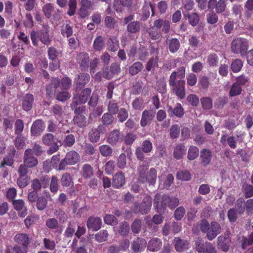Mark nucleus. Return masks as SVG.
<instances>
[{"label": "nucleus", "mask_w": 253, "mask_h": 253, "mask_svg": "<svg viewBox=\"0 0 253 253\" xmlns=\"http://www.w3.org/2000/svg\"><path fill=\"white\" fill-rule=\"evenodd\" d=\"M23 163L29 168H34L38 165V159L33 155V151L30 148L25 150L23 156Z\"/></svg>", "instance_id": "8"}, {"label": "nucleus", "mask_w": 253, "mask_h": 253, "mask_svg": "<svg viewBox=\"0 0 253 253\" xmlns=\"http://www.w3.org/2000/svg\"><path fill=\"white\" fill-rule=\"evenodd\" d=\"M125 182V175L122 172H118L113 176L112 185L114 188H119L122 187Z\"/></svg>", "instance_id": "21"}, {"label": "nucleus", "mask_w": 253, "mask_h": 253, "mask_svg": "<svg viewBox=\"0 0 253 253\" xmlns=\"http://www.w3.org/2000/svg\"><path fill=\"white\" fill-rule=\"evenodd\" d=\"M207 63L210 67H216L218 63V56L215 53H211L207 56Z\"/></svg>", "instance_id": "45"}, {"label": "nucleus", "mask_w": 253, "mask_h": 253, "mask_svg": "<svg viewBox=\"0 0 253 253\" xmlns=\"http://www.w3.org/2000/svg\"><path fill=\"white\" fill-rule=\"evenodd\" d=\"M75 143V137L72 134L66 135L63 141V144L65 147H71Z\"/></svg>", "instance_id": "55"}, {"label": "nucleus", "mask_w": 253, "mask_h": 253, "mask_svg": "<svg viewBox=\"0 0 253 253\" xmlns=\"http://www.w3.org/2000/svg\"><path fill=\"white\" fill-rule=\"evenodd\" d=\"M74 124L82 127L86 125V119L84 115H75L73 119Z\"/></svg>", "instance_id": "49"}, {"label": "nucleus", "mask_w": 253, "mask_h": 253, "mask_svg": "<svg viewBox=\"0 0 253 253\" xmlns=\"http://www.w3.org/2000/svg\"><path fill=\"white\" fill-rule=\"evenodd\" d=\"M195 249L199 253H217L215 247L211 242L198 240L195 242Z\"/></svg>", "instance_id": "6"}, {"label": "nucleus", "mask_w": 253, "mask_h": 253, "mask_svg": "<svg viewBox=\"0 0 253 253\" xmlns=\"http://www.w3.org/2000/svg\"><path fill=\"white\" fill-rule=\"evenodd\" d=\"M166 43L168 48L171 53L176 52L180 47V43L179 40L177 38L167 39Z\"/></svg>", "instance_id": "19"}, {"label": "nucleus", "mask_w": 253, "mask_h": 253, "mask_svg": "<svg viewBox=\"0 0 253 253\" xmlns=\"http://www.w3.org/2000/svg\"><path fill=\"white\" fill-rule=\"evenodd\" d=\"M235 208L237 211L240 214H242L245 211V202L243 198H240L237 200Z\"/></svg>", "instance_id": "60"}, {"label": "nucleus", "mask_w": 253, "mask_h": 253, "mask_svg": "<svg viewBox=\"0 0 253 253\" xmlns=\"http://www.w3.org/2000/svg\"><path fill=\"white\" fill-rule=\"evenodd\" d=\"M50 27L46 25H43L42 29L38 33V37L41 42L45 45H49L51 40L49 38L48 33Z\"/></svg>", "instance_id": "14"}, {"label": "nucleus", "mask_w": 253, "mask_h": 253, "mask_svg": "<svg viewBox=\"0 0 253 253\" xmlns=\"http://www.w3.org/2000/svg\"><path fill=\"white\" fill-rule=\"evenodd\" d=\"M153 149L152 142L149 140H145L142 143L141 147H137L135 149V155L140 161H143L145 158L144 153H150Z\"/></svg>", "instance_id": "7"}, {"label": "nucleus", "mask_w": 253, "mask_h": 253, "mask_svg": "<svg viewBox=\"0 0 253 253\" xmlns=\"http://www.w3.org/2000/svg\"><path fill=\"white\" fill-rule=\"evenodd\" d=\"M217 245L218 248L224 252L229 250L231 239L228 235L220 236L217 238Z\"/></svg>", "instance_id": "15"}, {"label": "nucleus", "mask_w": 253, "mask_h": 253, "mask_svg": "<svg viewBox=\"0 0 253 253\" xmlns=\"http://www.w3.org/2000/svg\"><path fill=\"white\" fill-rule=\"evenodd\" d=\"M179 133L180 127L178 125L175 124L171 126L169 130V134L171 138H177L179 136Z\"/></svg>", "instance_id": "62"}, {"label": "nucleus", "mask_w": 253, "mask_h": 253, "mask_svg": "<svg viewBox=\"0 0 253 253\" xmlns=\"http://www.w3.org/2000/svg\"><path fill=\"white\" fill-rule=\"evenodd\" d=\"M34 101V97L30 93L26 94L22 100V107L24 110L28 111L30 110L33 106Z\"/></svg>", "instance_id": "20"}, {"label": "nucleus", "mask_w": 253, "mask_h": 253, "mask_svg": "<svg viewBox=\"0 0 253 253\" xmlns=\"http://www.w3.org/2000/svg\"><path fill=\"white\" fill-rule=\"evenodd\" d=\"M47 200L43 196L39 197L37 201V208L40 211H43L47 207Z\"/></svg>", "instance_id": "59"}, {"label": "nucleus", "mask_w": 253, "mask_h": 253, "mask_svg": "<svg viewBox=\"0 0 253 253\" xmlns=\"http://www.w3.org/2000/svg\"><path fill=\"white\" fill-rule=\"evenodd\" d=\"M100 131L98 128L92 129L89 132V139L92 143H96L100 140Z\"/></svg>", "instance_id": "39"}, {"label": "nucleus", "mask_w": 253, "mask_h": 253, "mask_svg": "<svg viewBox=\"0 0 253 253\" xmlns=\"http://www.w3.org/2000/svg\"><path fill=\"white\" fill-rule=\"evenodd\" d=\"M18 186L21 188L26 187L29 183V178L27 175H19L17 180Z\"/></svg>", "instance_id": "57"}, {"label": "nucleus", "mask_w": 253, "mask_h": 253, "mask_svg": "<svg viewBox=\"0 0 253 253\" xmlns=\"http://www.w3.org/2000/svg\"><path fill=\"white\" fill-rule=\"evenodd\" d=\"M44 123L42 120H36L31 127V134L34 136L40 135L44 129Z\"/></svg>", "instance_id": "16"}, {"label": "nucleus", "mask_w": 253, "mask_h": 253, "mask_svg": "<svg viewBox=\"0 0 253 253\" xmlns=\"http://www.w3.org/2000/svg\"><path fill=\"white\" fill-rule=\"evenodd\" d=\"M199 154V150L196 146H190L188 149L187 158L192 161L196 159Z\"/></svg>", "instance_id": "38"}, {"label": "nucleus", "mask_w": 253, "mask_h": 253, "mask_svg": "<svg viewBox=\"0 0 253 253\" xmlns=\"http://www.w3.org/2000/svg\"><path fill=\"white\" fill-rule=\"evenodd\" d=\"M162 245L161 239L158 238H153L148 241L147 250L152 252H158L161 249Z\"/></svg>", "instance_id": "17"}, {"label": "nucleus", "mask_w": 253, "mask_h": 253, "mask_svg": "<svg viewBox=\"0 0 253 253\" xmlns=\"http://www.w3.org/2000/svg\"><path fill=\"white\" fill-rule=\"evenodd\" d=\"M49 189L50 191L54 194L58 192L59 189V183L57 176H53L51 177Z\"/></svg>", "instance_id": "53"}, {"label": "nucleus", "mask_w": 253, "mask_h": 253, "mask_svg": "<svg viewBox=\"0 0 253 253\" xmlns=\"http://www.w3.org/2000/svg\"><path fill=\"white\" fill-rule=\"evenodd\" d=\"M243 190L246 198H251L253 196V186L252 185L245 183L243 185Z\"/></svg>", "instance_id": "58"}, {"label": "nucleus", "mask_w": 253, "mask_h": 253, "mask_svg": "<svg viewBox=\"0 0 253 253\" xmlns=\"http://www.w3.org/2000/svg\"><path fill=\"white\" fill-rule=\"evenodd\" d=\"M119 104L116 102L115 100H110L107 106V110L108 112L113 114H117L119 111Z\"/></svg>", "instance_id": "36"}, {"label": "nucleus", "mask_w": 253, "mask_h": 253, "mask_svg": "<svg viewBox=\"0 0 253 253\" xmlns=\"http://www.w3.org/2000/svg\"><path fill=\"white\" fill-rule=\"evenodd\" d=\"M90 80V76L87 73H82L78 76V78L76 80L77 84L84 85L88 83Z\"/></svg>", "instance_id": "41"}, {"label": "nucleus", "mask_w": 253, "mask_h": 253, "mask_svg": "<svg viewBox=\"0 0 253 253\" xmlns=\"http://www.w3.org/2000/svg\"><path fill=\"white\" fill-rule=\"evenodd\" d=\"M137 138V136L136 134L132 132H129L126 133L123 140L126 145L131 146Z\"/></svg>", "instance_id": "42"}, {"label": "nucleus", "mask_w": 253, "mask_h": 253, "mask_svg": "<svg viewBox=\"0 0 253 253\" xmlns=\"http://www.w3.org/2000/svg\"><path fill=\"white\" fill-rule=\"evenodd\" d=\"M170 29V23L168 20L158 19L153 22V26L148 29V33L152 40H156L162 37V31L168 34Z\"/></svg>", "instance_id": "2"}, {"label": "nucleus", "mask_w": 253, "mask_h": 253, "mask_svg": "<svg viewBox=\"0 0 253 253\" xmlns=\"http://www.w3.org/2000/svg\"><path fill=\"white\" fill-rule=\"evenodd\" d=\"M99 150L103 157H107L110 156L113 153V149L108 145L104 144L99 147Z\"/></svg>", "instance_id": "47"}, {"label": "nucleus", "mask_w": 253, "mask_h": 253, "mask_svg": "<svg viewBox=\"0 0 253 253\" xmlns=\"http://www.w3.org/2000/svg\"><path fill=\"white\" fill-rule=\"evenodd\" d=\"M168 113L170 117L182 118L184 115V110L181 104L177 103L174 108L168 106Z\"/></svg>", "instance_id": "12"}, {"label": "nucleus", "mask_w": 253, "mask_h": 253, "mask_svg": "<svg viewBox=\"0 0 253 253\" xmlns=\"http://www.w3.org/2000/svg\"><path fill=\"white\" fill-rule=\"evenodd\" d=\"M119 46V42L116 37H112L109 39L108 43V49L111 51H116Z\"/></svg>", "instance_id": "44"}, {"label": "nucleus", "mask_w": 253, "mask_h": 253, "mask_svg": "<svg viewBox=\"0 0 253 253\" xmlns=\"http://www.w3.org/2000/svg\"><path fill=\"white\" fill-rule=\"evenodd\" d=\"M140 30V23L138 21H133L129 23L126 26L127 31L130 34L138 33Z\"/></svg>", "instance_id": "32"}, {"label": "nucleus", "mask_w": 253, "mask_h": 253, "mask_svg": "<svg viewBox=\"0 0 253 253\" xmlns=\"http://www.w3.org/2000/svg\"><path fill=\"white\" fill-rule=\"evenodd\" d=\"M201 103L204 110H210L212 107V101L209 97H205L201 98Z\"/></svg>", "instance_id": "54"}, {"label": "nucleus", "mask_w": 253, "mask_h": 253, "mask_svg": "<svg viewBox=\"0 0 253 253\" xmlns=\"http://www.w3.org/2000/svg\"><path fill=\"white\" fill-rule=\"evenodd\" d=\"M73 27L69 24L64 23L61 27V34L66 38H69L73 34Z\"/></svg>", "instance_id": "35"}, {"label": "nucleus", "mask_w": 253, "mask_h": 253, "mask_svg": "<svg viewBox=\"0 0 253 253\" xmlns=\"http://www.w3.org/2000/svg\"><path fill=\"white\" fill-rule=\"evenodd\" d=\"M14 209L18 211L19 216L25 217L27 214V208L24 201L22 199L14 200L12 202Z\"/></svg>", "instance_id": "11"}, {"label": "nucleus", "mask_w": 253, "mask_h": 253, "mask_svg": "<svg viewBox=\"0 0 253 253\" xmlns=\"http://www.w3.org/2000/svg\"><path fill=\"white\" fill-rule=\"evenodd\" d=\"M143 68V64L139 61H137L130 66L128 69L129 73L132 76L136 75L140 72Z\"/></svg>", "instance_id": "34"}, {"label": "nucleus", "mask_w": 253, "mask_h": 253, "mask_svg": "<svg viewBox=\"0 0 253 253\" xmlns=\"http://www.w3.org/2000/svg\"><path fill=\"white\" fill-rule=\"evenodd\" d=\"M185 18L188 19L189 23L193 27L197 26L200 21L199 15L196 12L188 13L185 15Z\"/></svg>", "instance_id": "33"}, {"label": "nucleus", "mask_w": 253, "mask_h": 253, "mask_svg": "<svg viewBox=\"0 0 253 253\" xmlns=\"http://www.w3.org/2000/svg\"><path fill=\"white\" fill-rule=\"evenodd\" d=\"M14 241L17 244L22 245L25 250H27L30 244L29 237L26 234L19 233L14 237Z\"/></svg>", "instance_id": "23"}, {"label": "nucleus", "mask_w": 253, "mask_h": 253, "mask_svg": "<svg viewBox=\"0 0 253 253\" xmlns=\"http://www.w3.org/2000/svg\"><path fill=\"white\" fill-rule=\"evenodd\" d=\"M185 67L181 66L176 71H173L170 74L169 84L171 90L179 99L185 98L186 95L185 82Z\"/></svg>", "instance_id": "1"}, {"label": "nucleus", "mask_w": 253, "mask_h": 253, "mask_svg": "<svg viewBox=\"0 0 253 253\" xmlns=\"http://www.w3.org/2000/svg\"><path fill=\"white\" fill-rule=\"evenodd\" d=\"M149 168V164L147 161H143L138 168V172L140 178H143L145 177L146 171Z\"/></svg>", "instance_id": "56"}, {"label": "nucleus", "mask_w": 253, "mask_h": 253, "mask_svg": "<svg viewBox=\"0 0 253 253\" xmlns=\"http://www.w3.org/2000/svg\"><path fill=\"white\" fill-rule=\"evenodd\" d=\"M186 151V148L185 146L182 144H179L174 148L173 156L176 159H180L185 154Z\"/></svg>", "instance_id": "31"}, {"label": "nucleus", "mask_w": 253, "mask_h": 253, "mask_svg": "<svg viewBox=\"0 0 253 253\" xmlns=\"http://www.w3.org/2000/svg\"><path fill=\"white\" fill-rule=\"evenodd\" d=\"M201 230L203 232L207 233V237L209 240L211 241L220 233L221 227L218 222H202Z\"/></svg>", "instance_id": "4"}, {"label": "nucleus", "mask_w": 253, "mask_h": 253, "mask_svg": "<svg viewBox=\"0 0 253 253\" xmlns=\"http://www.w3.org/2000/svg\"><path fill=\"white\" fill-rule=\"evenodd\" d=\"M242 89L240 84L237 83H234L231 86L229 95L230 97H234L241 93Z\"/></svg>", "instance_id": "48"}, {"label": "nucleus", "mask_w": 253, "mask_h": 253, "mask_svg": "<svg viewBox=\"0 0 253 253\" xmlns=\"http://www.w3.org/2000/svg\"><path fill=\"white\" fill-rule=\"evenodd\" d=\"M152 206V198L149 196H146L139 206V211L142 214L147 213Z\"/></svg>", "instance_id": "25"}, {"label": "nucleus", "mask_w": 253, "mask_h": 253, "mask_svg": "<svg viewBox=\"0 0 253 253\" xmlns=\"http://www.w3.org/2000/svg\"><path fill=\"white\" fill-rule=\"evenodd\" d=\"M146 246V241L141 238H137L134 240L131 249L134 253L141 252Z\"/></svg>", "instance_id": "24"}, {"label": "nucleus", "mask_w": 253, "mask_h": 253, "mask_svg": "<svg viewBox=\"0 0 253 253\" xmlns=\"http://www.w3.org/2000/svg\"><path fill=\"white\" fill-rule=\"evenodd\" d=\"M155 117L153 113L150 111L145 110L142 113L140 120V125L142 127H145L150 125Z\"/></svg>", "instance_id": "18"}, {"label": "nucleus", "mask_w": 253, "mask_h": 253, "mask_svg": "<svg viewBox=\"0 0 253 253\" xmlns=\"http://www.w3.org/2000/svg\"><path fill=\"white\" fill-rule=\"evenodd\" d=\"M157 177V170L153 168H151L147 173L145 174V177L141 179L143 181H146L150 184L154 185L156 183Z\"/></svg>", "instance_id": "26"}, {"label": "nucleus", "mask_w": 253, "mask_h": 253, "mask_svg": "<svg viewBox=\"0 0 253 253\" xmlns=\"http://www.w3.org/2000/svg\"><path fill=\"white\" fill-rule=\"evenodd\" d=\"M123 134L118 129L110 131L107 137V142L112 146L117 145L123 140Z\"/></svg>", "instance_id": "9"}, {"label": "nucleus", "mask_w": 253, "mask_h": 253, "mask_svg": "<svg viewBox=\"0 0 253 253\" xmlns=\"http://www.w3.org/2000/svg\"><path fill=\"white\" fill-rule=\"evenodd\" d=\"M60 182L63 187H70L71 186H73L74 182L73 179L70 173L69 172H65L64 173L61 177Z\"/></svg>", "instance_id": "29"}, {"label": "nucleus", "mask_w": 253, "mask_h": 253, "mask_svg": "<svg viewBox=\"0 0 253 253\" xmlns=\"http://www.w3.org/2000/svg\"><path fill=\"white\" fill-rule=\"evenodd\" d=\"M47 52L49 59L52 61L55 60L60 54L59 51L54 47H49Z\"/></svg>", "instance_id": "64"}, {"label": "nucleus", "mask_w": 253, "mask_h": 253, "mask_svg": "<svg viewBox=\"0 0 253 253\" xmlns=\"http://www.w3.org/2000/svg\"><path fill=\"white\" fill-rule=\"evenodd\" d=\"M169 196L156 194L154 200V206L159 213L163 212L168 207Z\"/></svg>", "instance_id": "5"}, {"label": "nucleus", "mask_w": 253, "mask_h": 253, "mask_svg": "<svg viewBox=\"0 0 253 253\" xmlns=\"http://www.w3.org/2000/svg\"><path fill=\"white\" fill-rule=\"evenodd\" d=\"M94 170L93 167L88 164L83 166L82 169V175L85 179L90 178L93 175Z\"/></svg>", "instance_id": "30"}, {"label": "nucleus", "mask_w": 253, "mask_h": 253, "mask_svg": "<svg viewBox=\"0 0 253 253\" xmlns=\"http://www.w3.org/2000/svg\"><path fill=\"white\" fill-rule=\"evenodd\" d=\"M188 245L187 241L179 238H175V248L177 252H181L186 249Z\"/></svg>", "instance_id": "50"}, {"label": "nucleus", "mask_w": 253, "mask_h": 253, "mask_svg": "<svg viewBox=\"0 0 253 253\" xmlns=\"http://www.w3.org/2000/svg\"><path fill=\"white\" fill-rule=\"evenodd\" d=\"M91 89L89 88L84 89L80 94L78 97L74 96L73 98L74 101L73 103L74 105H78V104H84L87 101L88 97L90 95Z\"/></svg>", "instance_id": "13"}, {"label": "nucleus", "mask_w": 253, "mask_h": 253, "mask_svg": "<svg viewBox=\"0 0 253 253\" xmlns=\"http://www.w3.org/2000/svg\"><path fill=\"white\" fill-rule=\"evenodd\" d=\"M188 41L189 45L194 49L197 48L200 44V40L196 36H189Z\"/></svg>", "instance_id": "61"}, {"label": "nucleus", "mask_w": 253, "mask_h": 253, "mask_svg": "<svg viewBox=\"0 0 253 253\" xmlns=\"http://www.w3.org/2000/svg\"><path fill=\"white\" fill-rule=\"evenodd\" d=\"M210 77H208L206 76H203L199 78V84L200 87L204 89L207 90L209 88L210 85V78L212 80L214 81L215 80H217L218 82L219 81V79H217V75L215 72H210L209 73Z\"/></svg>", "instance_id": "10"}, {"label": "nucleus", "mask_w": 253, "mask_h": 253, "mask_svg": "<svg viewBox=\"0 0 253 253\" xmlns=\"http://www.w3.org/2000/svg\"><path fill=\"white\" fill-rule=\"evenodd\" d=\"M157 89L162 94H164L167 92V84L165 80L160 79L157 82Z\"/></svg>", "instance_id": "63"}, {"label": "nucleus", "mask_w": 253, "mask_h": 253, "mask_svg": "<svg viewBox=\"0 0 253 253\" xmlns=\"http://www.w3.org/2000/svg\"><path fill=\"white\" fill-rule=\"evenodd\" d=\"M55 214L56 219L50 218L47 221H57V219H58L60 221H65V220L67 219V215L61 209L56 210Z\"/></svg>", "instance_id": "40"}, {"label": "nucleus", "mask_w": 253, "mask_h": 253, "mask_svg": "<svg viewBox=\"0 0 253 253\" xmlns=\"http://www.w3.org/2000/svg\"><path fill=\"white\" fill-rule=\"evenodd\" d=\"M81 60L80 68L82 71H86L88 68V63L89 62V55L87 53H81L79 56Z\"/></svg>", "instance_id": "28"}, {"label": "nucleus", "mask_w": 253, "mask_h": 253, "mask_svg": "<svg viewBox=\"0 0 253 253\" xmlns=\"http://www.w3.org/2000/svg\"><path fill=\"white\" fill-rule=\"evenodd\" d=\"M212 157L211 151L207 149H203L201 151L200 158L201 160V165L204 167L208 166L211 162Z\"/></svg>", "instance_id": "22"}, {"label": "nucleus", "mask_w": 253, "mask_h": 253, "mask_svg": "<svg viewBox=\"0 0 253 253\" xmlns=\"http://www.w3.org/2000/svg\"><path fill=\"white\" fill-rule=\"evenodd\" d=\"M42 10L45 16L49 18L51 17L52 13L54 10V7L51 3H47L42 6Z\"/></svg>", "instance_id": "51"}, {"label": "nucleus", "mask_w": 253, "mask_h": 253, "mask_svg": "<svg viewBox=\"0 0 253 253\" xmlns=\"http://www.w3.org/2000/svg\"><path fill=\"white\" fill-rule=\"evenodd\" d=\"M52 110L54 115L57 120L62 118L64 111L61 106L55 104L52 107Z\"/></svg>", "instance_id": "52"}, {"label": "nucleus", "mask_w": 253, "mask_h": 253, "mask_svg": "<svg viewBox=\"0 0 253 253\" xmlns=\"http://www.w3.org/2000/svg\"><path fill=\"white\" fill-rule=\"evenodd\" d=\"M65 158L69 165H74L79 162L80 155L76 151L72 150L66 154Z\"/></svg>", "instance_id": "27"}, {"label": "nucleus", "mask_w": 253, "mask_h": 253, "mask_svg": "<svg viewBox=\"0 0 253 253\" xmlns=\"http://www.w3.org/2000/svg\"><path fill=\"white\" fill-rule=\"evenodd\" d=\"M243 65V62L240 59H236L232 61L230 68L233 72L238 73L241 70Z\"/></svg>", "instance_id": "43"}, {"label": "nucleus", "mask_w": 253, "mask_h": 253, "mask_svg": "<svg viewBox=\"0 0 253 253\" xmlns=\"http://www.w3.org/2000/svg\"><path fill=\"white\" fill-rule=\"evenodd\" d=\"M104 47V41L102 37L97 36L93 41V48L95 51H101Z\"/></svg>", "instance_id": "37"}, {"label": "nucleus", "mask_w": 253, "mask_h": 253, "mask_svg": "<svg viewBox=\"0 0 253 253\" xmlns=\"http://www.w3.org/2000/svg\"><path fill=\"white\" fill-rule=\"evenodd\" d=\"M113 114L107 112L104 113L101 118V121L103 125L108 126L111 125L114 122V117Z\"/></svg>", "instance_id": "46"}, {"label": "nucleus", "mask_w": 253, "mask_h": 253, "mask_svg": "<svg viewBox=\"0 0 253 253\" xmlns=\"http://www.w3.org/2000/svg\"><path fill=\"white\" fill-rule=\"evenodd\" d=\"M249 42L248 40L243 38L234 39L231 43V51L241 56L246 55L248 51Z\"/></svg>", "instance_id": "3"}]
</instances>
